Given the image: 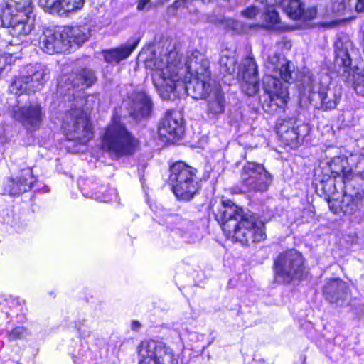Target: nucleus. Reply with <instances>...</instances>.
Wrapping results in <instances>:
<instances>
[{
    "instance_id": "obj_1",
    "label": "nucleus",
    "mask_w": 364,
    "mask_h": 364,
    "mask_svg": "<svg viewBox=\"0 0 364 364\" xmlns=\"http://www.w3.org/2000/svg\"><path fill=\"white\" fill-rule=\"evenodd\" d=\"M177 53L170 52L164 56L146 59L145 65L152 71L154 85L161 97L172 100L182 91L195 99H203L215 82L211 78L209 62L198 50H194L179 68Z\"/></svg>"
},
{
    "instance_id": "obj_2",
    "label": "nucleus",
    "mask_w": 364,
    "mask_h": 364,
    "mask_svg": "<svg viewBox=\"0 0 364 364\" xmlns=\"http://www.w3.org/2000/svg\"><path fill=\"white\" fill-rule=\"evenodd\" d=\"M213 213L215 220L229 238L247 245L265 239L264 223L253 213L245 212L232 200H223Z\"/></svg>"
},
{
    "instance_id": "obj_3",
    "label": "nucleus",
    "mask_w": 364,
    "mask_h": 364,
    "mask_svg": "<svg viewBox=\"0 0 364 364\" xmlns=\"http://www.w3.org/2000/svg\"><path fill=\"white\" fill-rule=\"evenodd\" d=\"M139 141L127 130L118 117H114L105 129L101 148L117 157L133 154Z\"/></svg>"
},
{
    "instance_id": "obj_4",
    "label": "nucleus",
    "mask_w": 364,
    "mask_h": 364,
    "mask_svg": "<svg viewBox=\"0 0 364 364\" xmlns=\"http://www.w3.org/2000/svg\"><path fill=\"white\" fill-rule=\"evenodd\" d=\"M198 171L183 161H177L170 167L169 182L177 198L189 201L200 189Z\"/></svg>"
},
{
    "instance_id": "obj_5",
    "label": "nucleus",
    "mask_w": 364,
    "mask_h": 364,
    "mask_svg": "<svg viewBox=\"0 0 364 364\" xmlns=\"http://www.w3.org/2000/svg\"><path fill=\"white\" fill-rule=\"evenodd\" d=\"M31 0L11 1L8 4L5 18L9 20V33L13 36L11 43L18 45L19 37L26 36L33 28Z\"/></svg>"
},
{
    "instance_id": "obj_6",
    "label": "nucleus",
    "mask_w": 364,
    "mask_h": 364,
    "mask_svg": "<svg viewBox=\"0 0 364 364\" xmlns=\"http://www.w3.org/2000/svg\"><path fill=\"white\" fill-rule=\"evenodd\" d=\"M335 63L343 68V75L352 84L355 92L364 97V73L355 66L350 67L351 55L355 53L353 43L350 40H338L335 43Z\"/></svg>"
},
{
    "instance_id": "obj_7",
    "label": "nucleus",
    "mask_w": 364,
    "mask_h": 364,
    "mask_svg": "<svg viewBox=\"0 0 364 364\" xmlns=\"http://www.w3.org/2000/svg\"><path fill=\"white\" fill-rule=\"evenodd\" d=\"M304 269V258L299 252L295 250L285 251L274 261V279L279 283H290L301 277Z\"/></svg>"
},
{
    "instance_id": "obj_8",
    "label": "nucleus",
    "mask_w": 364,
    "mask_h": 364,
    "mask_svg": "<svg viewBox=\"0 0 364 364\" xmlns=\"http://www.w3.org/2000/svg\"><path fill=\"white\" fill-rule=\"evenodd\" d=\"M63 129L68 139L86 144L93 137L92 127L80 107L71 108L63 117Z\"/></svg>"
},
{
    "instance_id": "obj_9",
    "label": "nucleus",
    "mask_w": 364,
    "mask_h": 364,
    "mask_svg": "<svg viewBox=\"0 0 364 364\" xmlns=\"http://www.w3.org/2000/svg\"><path fill=\"white\" fill-rule=\"evenodd\" d=\"M240 179L242 191L262 193L271 186L273 176L262 164L247 161L240 171Z\"/></svg>"
},
{
    "instance_id": "obj_10",
    "label": "nucleus",
    "mask_w": 364,
    "mask_h": 364,
    "mask_svg": "<svg viewBox=\"0 0 364 364\" xmlns=\"http://www.w3.org/2000/svg\"><path fill=\"white\" fill-rule=\"evenodd\" d=\"M240 179L242 191L262 193L271 186L273 176L262 164L247 161L240 171Z\"/></svg>"
},
{
    "instance_id": "obj_11",
    "label": "nucleus",
    "mask_w": 364,
    "mask_h": 364,
    "mask_svg": "<svg viewBox=\"0 0 364 364\" xmlns=\"http://www.w3.org/2000/svg\"><path fill=\"white\" fill-rule=\"evenodd\" d=\"M27 73V75L19 76L14 79L10 86L11 92L19 95L41 90L50 77L48 68L42 64L29 66Z\"/></svg>"
},
{
    "instance_id": "obj_12",
    "label": "nucleus",
    "mask_w": 364,
    "mask_h": 364,
    "mask_svg": "<svg viewBox=\"0 0 364 364\" xmlns=\"http://www.w3.org/2000/svg\"><path fill=\"white\" fill-rule=\"evenodd\" d=\"M138 354L139 364H178L172 350L154 340L141 341Z\"/></svg>"
},
{
    "instance_id": "obj_13",
    "label": "nucleus",
    "mask_w": 364,
    "mask_h": 364,
    "mask_svg": "<svg viewBox=\"0 0 364 364\" xmlns=\"http://www.w3.org/2000/svg\"><path fill=\"white\" fill-rule=\"evenodd\" d=\"M296 124L295 119H284L277 128L280 140L285 145L293 149L298 147L302 143L304 136L309 132L307 124L301 123L296 125Z\"/></svg>"
},
{
    "instance_id": "obj_14",
    "label": "nucleus",
    "mask_w": 364,
    "mask_h": 364,
    "mask_svg": "<svg viewBox=\"0 0 364 364\" xmlns=\"http://www.w3.org/2000/svg\"><path fill=\"white\" fill-rule=\"evenodd\" d=\"M264 65L269 72V82L272 85H279V79L289 83L292 80L294 66L286 59L281 58L279 54H269Z\"/></svg>"
},
{
    "instance_id": "obj_15",
    "label": "nucleus",
    "mask_w": 364,
    "mask_h": 364,
    "mask_svg": "<svg viewBox=\"0 0 364 364\" xmlns=\"http://www.w3.org/2000/svg\"><path fill=\"white\" fill-rule=\"evenodd\" d=\"M11 114L14 119L21 122L30 132L38 129L43 118L42 108L37 103L14 108Z\"/></svg>"
},
{
    "instance_id": "obj_16",
    "label": "nucleus",
    "mask_w": 364,
    "mask_h": 364,
    "mask_svg": "<svg viewBox=\"0 0 364 364\" xmlns=\"http://www.w3.org/2000/svg\"><path fill=\"white\" fill-rule=\"evenodd\" d=\"M239 75L242 77L241 88L248 96H252L258 92L259 82L258 78L257 66L252 57L244 59Z\"/></svg>"
},
{
    "instance_id": "obj_17",
    "label": "nucleus",
    "mask_w": 364,
    "mask_h": 364,
    "mask_svg": "<svg viewBox=\"0 0 364 364\" xmlns=\"http://www.w3.org/2000/svg\"><path fill=\"white\" fill-rule=\"evenodd\" d=\"M323 293L326 300L336 306H342L348 303L349 288L347 283L341 279L326 281Z\"/></svg>"
},
{
    "instance_id": "obj_18",
    "label": "nucleus",
    "mask_w": 364,
    "mask_h": 364,
    "mask_svg": "<svg viewBox=\"0 0 364 364\" xmlns=\"http://www.w3.org/2000/svg\"><path fill=\"white\" fill-rule=\"evenodd\" d=\"M34 183L32 171L29 168L22 170L20 178H8L4 183V194L10 196L20 195L28 191Z\"/></svg>"
},
{
    "instance_id": "obj_19",
    "label": "nucleus",
    "mask_w": 364,
    "mask_h": 364,
    "mask_svg": "<svg viewBox=\"0 0 364 364\" xmlns=\"http://www.w3.org/2000/svg\"><path fill=\"white\" fill-rule=\"evenodd\" d=\"M159 132L165 137H180L183 133V127L179 113L172 109L167 110L159 125Z\"/></svg>"
},
{
    "instance_id": "obj_20",
    "label": "nucleus",
    "mask_w": 364,
    "mask_h": 364,
    "mask_svg": "<svg viewBox=\"0 0 364 364\" xmlns=\"http://www.w3.org/2000/svg\"><path fill=\"white\" fill-rule=\"evenodd\" d=\"M85 0H39V6L50 14L63 15L81 9Z\"/></svg>"
},
{
    "instance_id": "obj_21",
    "label": "nucleus",
    "mask_w": 364,
    "mask_h": 364,
    "mask_svg": "<svg viewBox=\"0 0 364 364\" xmlns=\"http://www.w3.org/2000/svg\"><path fill=\"white\" fill-rule=\"evenodd\" d=\"M282 5L287 14L294 20H311L315 18L318 14L316 6L305 9L301 0H284Z\"/></svg>"
},
{
    "instance_id": "obj_22",
    "label": "nucleus",
    "mask_w": 364,
    "mask_h": 364,
    "mask_svg": "<svg viewBox=\"0 0 364 364\" xmlns=\"http://www.w3.org/2000/svg\"><path fill=\"white\" fill-rule=\"evenodd\" d=\"M272 86V90H269V100H265L263 105L265 112L270 114H274L284 107L289 99L286 87L283 88L281 84Z\"/></svg>"
},
{
    "instance_id": "obj_23",
    "label": "nucleus",
    "mask_w": 364,
    "mask_h": 364,
    "mask_svg": "<svg viewBox=\"0 0 364 364\" xmlns=\"http://www.w3.org/2000/svg\"><path fill=\"white\" fill-rule=\"evenodd\" d=\"M130 114L135 118L148 117L152 110L153 103L144 92H136L132 95Z\"/></svg>"
},
{
    "instance_id": "obj_24",
    "label": "nucleus",
    "mask_w": 364,
    "mask_h": 364,
    "mask_svg": "<svg viewBox=\"0 0 364 364\" xmlns=\"http://www.w3.org/2000/svg\"><path fill=\"white\" fill-rule=\"evenodd\" d=\"M341 88L338 87H329L321 85L318 90L320 101L318 109L328 111L335 109L341 97Z\"/></svg>"
},
{
    "instance_id": "obj_25",
    "label": "nucleus",
    "mask_w": 364,
    "mask_h": 364,
    "mask_svg": "<svg viewBox=\"0 0 364 364\" xmlns=\"http://www.w3.org/2000/svg\"><path fill=\"white\" fill-rule=\"evenodd\" d=\"M139 38H134L127 41L120 47L110 49L105 52V59L110 63H118L127 58L139 43Z\"/></svg>"
},
{
    "instance_id": "obj_26",
    "label": "nucleus",
    "mask_w": 364,
    "mask_h": 364,
    "mask_svg": "<svg viewBox=\"0 0 364 364\" xmlns=\"http://www.w3.org/2000/svg\"><path fill=\"white\" fill-rule=\"evenodd\" d=\"M208 97V114L213 117L224 112L225 100L224 94L220 87L211 86L210 91L204 97Z\"/></svg>"
},
{
    "instance_id": "obj_27",
    "label": "nucleus",
    "mask_w": 364,
    "mask_h": 364,
    "mask_svg": "<svg viewBox=\"0 0 364 364\" xmlns=\"http://www.w3.org/2000/svg\"><path fill=\"white\" fill-rule=\"evenodd\" d=\"M236 58L234 52L230 50H223L219 60L220 73L224 77H229L228 82L231 84L235 80L234 74L236 68Z\"/></svg>"
},
{
    "instance_id": "obj_28",
    "label": "nucleus",
    "mask_w": 364,
    "mask_h": 364,
    "mask_svg": "<svg viewBox=\"0 0 364 364\" xmlns=\"http://www.w3.org/2000/svg\"><path fill=\"white\" fill-rule=\"evenodd\" d=\"M65 34L70 41V48L74 46H80L89 36V30L85 26L65 27Z\"/></svg>"
},
{
    "instance_id": "obj_29",
    "label": "nucleus",
    "mask_w": 364,
    "mask_h": 364,
    "mask_svg": "<svg viewBox=\"0 0 364 364\" xmlns=\"http://www.w3.org/2000/svg\"><path fill=\"white\" fill-rule=\"evenodd\" d=\"M56 36H54V31L52 29L47 28L43 31L40 38L39 46L43 52L53 54L56 53L55 43Z\"/></svg>"
},
{
    "instance_id": "obj_30",
    "label": "nucleus",
    "mask_w": 364,
    "mask_h": 364,
    "mask_svg": "<svg viewBox=\"0 0 364 364\" xmlns=\"http://www.w3.org/2000/svg\"><path fill=\"white\" fill-rule=\"evenodd\" d=\"M323 85L321 83L318 84L317 77L312 73H306L301 80L302 92L304 95H311L316 93L319 87Z\"/></svg>"
},
{
    "instance_id": "obj_31",
    "label": "nucleus",
    "mask_w": 364,
    "mask_h": 364,
    "mask_svg": "<svg viewBox=\"0 0 364 364\" xmlns=\"http://www.w3.org/2000/svg\"><path fill=\"white\" fill-rule=\"evenodd\" d=\"M96 81V77L92 70L83 68L80 70L77 75L76 79L74 80V86L85 85L91 86Z\"/></svg>"
},
{
    "instance_id": "obj_32",
    "label": "nucleus",
    "mask_w": 364,
    "mask_h": 364,
    "mask_svg": "<svg viewBox=\"0 0 364 364\" xmlns=\"http://www.w3.org/2000/svg\"><path fill=\"white\" fill-rule=\"evenodd\" d=\"M54 36H56L55 49L56 53H63L70 50V41L65 34V27L58 30H53Z\"/></svg>"
},
{
    "instance_id": "obj_33",
    "label": "nucleus",
    "mask_w": 364,
    "mask_h": 364,
    "mask_svg": "<svg viewBox=\"0 0 364 364\" xmlns=\"http://www.w3.org/2000/svg\"><path fill=\"white\" fill-rule=\"evenodd\" d=\"M361 200L352 196H345L342 200L341 208L345 214L352 215L360 209Z\"/></svg>"
},
{
    "instance_id": "obj_34",
    "label": "nucleus",
    "mask_w": 364,
    "mask_h": 364,
    "mask_svg": "<svg viewBox=\"0 0 364 364\" xmlns=\"http://www.w3.org/2000/svg\"><path fill=\"white\" fill-rule=\"evenodd\" d=\"M208 21L224 28L235 29L237 26V23L234 19L224 16H209Z\"/></svg>"
},
{
    "instance_id": "obj_35",
    "label": "nucleus",
    "mask_w": 364,
    "mask_h": 364,
    "mask_svg": "<svg viewBox=\"0 0 364 364\" xmlns=\"http://www.w3.org/2000/svg\"><path fill=\"white\" fill-rule=\"evenodd\" d=\"M264 19L267 23L272 26H274L279 22V14L274 7L269 6L266 9L265 13L264 14Z\"/></svg>"
},
{
    "instance_id": "obj_36",
    "label": "nucleus",
    "mask_w": 364,
    "mask_h": 364,
    "mask_svg": "<svg viewBox=\"0 0 364 364\" xmlns=\"http://www.w3.org/2000/svg\"><path fill=\"white\" fill-rule=\"evenodd\" d=\"M26 336V329L23 327H16L7 333L8 338L10 341L17 339H22Z\"/></svg>"
},
{
    "instance_id": "obj_37",
    "label": "nucleus",
    "mask_w": 364,
    "mask_h": 364,
    "mask_svg": "<svg viewBox=\"0 0 364 364\" xmlns=\"http://www.w3.org/2000/svg\"><path fill=\"white\" fill-rule=\"evenodd\" d=\"M258 14V10L255 6H250L242 11V15L248 18L252 19Z\"/></svg>"
},
{
    "instance_id": "obj_38",
    "label": "nucleus",
    "mask_w": 364,
    "mask_h": 364,
    "mask_svg": "<svg viewBox=\"0 0 364 364\" xmlns=\"http://www.w3.org/2000/svg\"><path fill=\"white\" fill-rule=\"evenodd\" d=\"M332 9L335 13H342L346 9V4L344 1H341L339 3L333 4Z\"/></svg>"
},
{
    "instance_id": "obj_39",
    "label": "nucleus",
    "mask_w": 364,
    "mask_h": 364,
    "mask_svg": "<svg viewBox=\"0 0 364 364\" xmlns=\"http://www.w3.org/2000/svg\"><path fill=\"white\" fill-rule=\"evenodd\" d=\"M151 7V0H139L137 4V9L142 11Z\"/></svg>"
},
{
    "instance_id": "obj_40",
    "label": "nucleus",
    "mask_w": 364,
    "mask_h": 364,
    "mask_svg": "<svg viewBox=\"0 0 364 364\" xmlns=\"http://www.w3.org/2000/svg\"><path fill=\"white\" fill-rule=\"evenodd\" d=\"M355 8L358 12L364 11V0H356Z\"/></svg>"
},
{
    "instance_id": "obj_41",
    "label": "nucleus",
    "mask_w": 364,
    "mask_h": 364,
    "mask_svg": "<svg viewBox=\"0 0 364 364\" xmlns=\"http://www.w3.org/2000/svg\"><path fill=\"white\" fill-rule=\"evenodd\" d=\"M356 159H358V163L360 164V161L361 160H363L364 159V154H360V155H358V154H351L350 157V160L351 161H355Z\"/></svg>"
},
{
    "instance_id": "obj_42",
    "label": "nucleus",
    "mask_w": 364,
    "mask_h": 364,
    "mask_svg": "<svg viewBox=\"0 0 364 364\" xmlns=\"http://www.w3.org/2000/svg\"><path fill=\"white\" fill-rule=\"evenodd\" d=\"M141 328V324L137 321H133L132 322V329L134 331H138Z\"/></svg>"
},
{
    "instance_id": "obj_43",
    "label": "nucleus",
    "mask_w": 364,
    "mask_h": 364,
    "mask_svg": "<svg viewBox=\"0 0 364 364\" xmlns=\"http://www.w3.org/2000/svg\"><path fill=\"white\" fill-rule=\"evenodd\" d=\"M24 37H25V36H21V37H19V38H18L19 41H18V45L14 44V43H11V41H9V44H11V45H14V46H17L18 48H19V50H21V48H20V46H21V43H22V42L23 41V38Z\"/></svg>"
},
{
    "instance_id": "obj_44",
    "label": "nucleus",
    "mask_w": 364,
    "mask_h": 364,
    "mask_svg": "<svg viewBox=\"0 0 364 364\" xmlns=\"http://www.w3.org/2000/svg\"><path fill=\"white\" fill-rule=\"evenodd\" d=\"M360 175L364 179V170L363 171H359Z\"/></svg>"
},
{
    "instance_id": "obj_45",
    "label": "nucleus",
    "mask_w": 364,
    "mask_h": 364,
    "mask_svg": "<svg viewBox=\"0 0 364 364\" xmlns=\"http://www.w3.org/2000/svg\"><path fill=\"white\" fill-rule=\"evenodd\" d=\"M343 172H344V171L343 170ZM343 175L346 176V177H348L346 175V173H343Z\"/></svg>"
}]
</instances>
